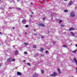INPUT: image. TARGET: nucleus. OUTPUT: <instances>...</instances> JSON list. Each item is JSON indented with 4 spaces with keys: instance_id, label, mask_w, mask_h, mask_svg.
<instances>
[{
    "instance_id": "obj_21",
    "label": "nucleus",
    "mask_w": 77,
    "mask_h": 77,
    "mask_svg": "<svg viewBox=\"0 0 77 77\" xmlns=\"http://www.w3.org/2000/svg\"><path fill=\"white\" fill-rule=\"evenodd\" d=\"M24 45H27L28 44L27 43L25 42L24 43Z\"/></svg>"
},
{
    "instance_id": "obj_16",
    "label": "nucleus",
    "mask_w": 77,
    "mask_h": 77,
    "mask_svg": "<svg viewBox=\"0 0 77 77\" xmlns=\"http://www.w3.org/2000/svg\"><path fill=\"white\" fill-rule=\"evenodd\" d=\"M11 60H12V62H14V61H15V59L12 58Z\"/></svg>"
},
{
    "instance_id": "obj_50",
    "label": "nucleus",
    "mask_w": 77,
    "mask_h": 77,
    "mask_svg": "<svg viewBox=\"0 0 77 77\" xmlns=\"http://www.w3.org/2000/svg\"><path fill=\"white\" fill-rule=\"evenodd\" d=\"M32 14H33V12H32Z\"/></svg>"
},
{
    "instance_id": "obj_51",
    "label": "nucleus",
    "mask_w": 77,
    "mask_h": 77,
    "mask_svg": "<svg viewBox=\"0 0 77 77\" xmlns=\"http://www.w3.org/2000/svg\"><path fill=\"white\" fill-rule=\"evenodd\" d=\"M25 34H27V32H26V33H25Z\"/></svg>"
},
{
    "instance_id": "obj_4",
    "label": "nucleus",
    "mask_w": 77,
    "mask_h": 77,
    "mask_svg": "<svg viewBox=\"0 0 77 77\" xmlns=\"http://www.w3.org/2000/svg\"><path fill=\"white\" fill-rule=\"evenodd\" d=\"M39 26H42V27H45V25L43 23H40L39 24Z\"/></svg>"
},
{
    "instance_id": "obj_32",
    "label": "nucleus",
    "mask_w": 77,
    "mask_h": 77,
    "mask_svg": "<svg viewBox=\"0 0 77 77\" xmlns=\"http://www.w3.org/2000/svg\"><path fill=\"white\" fill-rule=\"evenodd\" d=\"M61 27H64V26L63 25H61Z\"/></svg>"
},
{
    "instance_id": "obj_34",
    "label": "nucleus",
    "mask_w": 77,
    "mask_h": 77,
    "mask_svg": "<svg viewBox=\"0 0 77 77\" xmlns=\"http://www.w3.org/2000/svg\"><path fill=\"white\" fill-rule=\"evenodd\" d=\"M9 9H12V8H11V7H9Z\"/></svg>"
},
{
    "instance_id": "obj_33",
    "label": "nucleus",
    "mask_w": 77,
    "mask_h": 77,
    "mask_svg": "<svg viewBox=\"0 0 77 77\" xmlns=\"http://www.w3.org/2000/svg\"><path fill=\"white\" fill-rule=\"evenodd\" d=\"M11 2H14V1L13 0H11Z\"/></svg>"
},
{
    "instance_id": "obj_48",
    "label": "nucleus",
    "mask_w": 77,
    "mask_h": 77,
    "mask_svg": "<svg viewBox=\"0 0 77 77\" xmlns=\"http://www.w3.org/2000/svg\"><path fill=\"white\" fill-rule=\"evenodd\" d=\"M16 69H17L18 67H16Z\"/></svg>"
},
{
    "instance_id": "obj_3",
    "label": "nucleus",
    "mask_w": 77,
    "mask_h": 77,
    "mask_svg": "<svg viewBox=\"0 0 77 77\" xmlns=\"http://www.w3.org/2000/svg\"><path fill=\"white\" fill-rule=\"evenodd\" d=\"M56 75H57V73L54 72L53 74L51 75V76H56Z\"/></svg>"
},
{
    "instance_id": "obj_49",
    "label": "nucleus",
    "mask_w": 77,
    "mask_h": 77,
    "mask_svg": "<svg viewBox=\"0 0 77 77\" xmlns=\"http://www.w3.org/2000/svg\"><path fill=\"white\" fill-rule=\"evenodd\" d=\"M30 17H32V15H31V16H30Z\"/></svg>"
},
{
    "instance_id": "obj_19",
    "label": "nucleus",
    "mask_w": 77,
    "mask_h": 77,
    "mask_svg": "<svg viewBox=\"0 0 77 77\" xmlns=\"http://www.w3.org/2000/svg\"><path fill=\"white\" fill-rule=\"evenodd\" d=\"M36 76H37V75H36V74H34V75H33V77H36Z\"/></svg>"
},
{
    "instance_id": "obj_14",
    "label": "nucleus",
    "mask_w": 77,
    "mask_h": 77,
    "mask_svg": "<svg viewBox=\"0 0 77 77\" xmlns=\"http://www.w3.org/2000/svg\"><path fill=\"white\" fill-rule=\"evenodd\" d=\"M74 30V29H73V28H70L69 29V31H71V30Z\"/></svg>"
},
{
    "instance_id": "obj_39",
    "label": "nucleus",
    "mask_w": 77,
    "mask_h": 77,
    "mask_svg": "<svg viewBox=\"0 0 77 77\" xmlns=\"http://www.w3.org/2000/svg\"><path fill=\"white\" fill-rule=\"evenodd\" d=\"M75 46H76V47H77V44H76V45H75Z\"/></svg>"
},
{
    "instance_id": "obj_40",
    "label": "nucleus",
    "mask_w": 77,
    "mask_h": 77,
    "mask_svg": "<svg viewBox=\"0 0 77 77\" xmlns=\"http://www.w3.org/2000/svg\"><path fill=\"white\" fill-rule=\"evenodd\" d=\"M34 31H35H35H36V29H34Z\"/></svg>"
},
{
    "instance_id": "obj_15",
    "label": "nucleus",
    "mask_w": 77,
    "mask_h": 77,
    "mask_svg": "<svg viewBox=\"0 0 77 77\" xmlns=\"http://www.w3.org/2000/svg\"><path fill=\"white\" fill-rule=\"evenodd\" d=\"M44 48H42L41 49L40 51H41V52H42L43 51H44Z\"/></svg>"
},
{
    "instance_id": "obj_13",
    "label": "nucleus",
    "mask_w": 77,
    "mask_h": 77,
    "mask_svg": "<svg viewBox=\"0 0 77 77\" xmlns=\"http://www.w3.org/2000/svg\"><path fill=\"white\" fill-rule=\"evenodd\" d=\"M70 33L71 34H72V35L73 36H74V33H73V32H70Z\"/></svg>"
},
{
    "instance_id": "obj_44",
    "label": "nucleus",
    "mask_w": 77,
    "mask_h": 77,
    "mask_svg": "<svg viewBox=\"0 0 77 77\" xmlns=\"http://www.w3.org/2000/svg\"><path fill=\"white\" fill-rule=\"evenodd\" d=\"M23 62H26V60H23Z\"/></svg>"
},
{
    "instance_id": "obj_27",
    "label": "nucleus",
    "mask_w": 77,
    "mask_h": 77,
    "mask_svg": "<svg viewBox=\"0 0 77 77\" xmlns=\"http://www.w3.org/2000/svg\"><path fill=\"white\" fill-rule=\"evenodd\" d=\"M73 53H75V52H76V50L73 51Z\"/></svg>"
},
{
    "instance_id": "obj_5",
    "label": "nucleus",
    "mask_w": 77,
    "mask_h": 77,
    "mask_svg": "<svg viewBox=\"0 0 77 77\" xmlns=\"http://www.w3.org/2000/svg\"><path fill=\"white\" fill-rule=\"evenodd\" d=\"M6 43L7 44H9L10 43V41L9 40H6Z\"/></svg>"
},
{
    "instance_id": "obj_12",
    "label": "nucleus",
    "mask_w": 77,
    "mask_h": 77,
    "mask_svg": "<svg viewBox=\"0 0 77 77\" xmlns=\"http://www.w3.org/2000/svg\"><path fill=\"white\" fill-rule=\"evenodd\" d=\"M63 47H65L66 48H67V46H66V45H63Z\"/></svg>"
},
{
    "instance_id": "obj_24",
    "label": "nucleus",
    "mask_w": 77,
    "mask_h": 77,
    "mask_svg": "<svg viewBox=\"0 0 77 77\" xmlns=\"http://www.w3.org/2000/svg\"><path fill=\"white\" fill-rule=\"evenodd\" d=\"M48 53V51H46L45 52V53Z\"/></svg>"
},
{
    "instance_id": "obj_37",
    "label": "nucleus",
    "mask_w": 77,
    "mask_h": 77,
    "mask_svg": "<svg viewBox=\"0 0 77 77\" xmlns=\"http://www.w3.org/2000/svg\"><path fill=\"white\" fill-rule=\"evenodd\" d=\"M75 69L76 70V72L77 73V68H76Z\"/></svg>"
},
{
    "instance_id": "obj_7",
    "label": "nucleus",
    "mask_w": 77,
    "mask_h": 77,
    "mask_svg": "<svg viewBox=\"0 0 77 77\" xmlns=\"http://www.w3.org/2000/svg\"><path fill=\"white\" fill-rule=\"evenodd\" d=\"M19 53V52H18V51H16L15 52L14 54H16L17 55V54H18Z\"/></svg>"
},
{
    "instance_id": "obj_1",
    "label": "nucleus",
    "mask_w": 77,
    "mask_h": 77,
    "mask_svg": "<svg viewBox=\"0 0 77 77\" xmlns=\"http://www.w3.org/2000/svg\"><path fill=\"white\" fill-rule=\"evenodd\" d=\"M75 16V14L73 12H71L70 13V16L72 17H74Z\"/></svg>"
},
{
    "instance_id": "obj_41",
    "label": "nucleus",
    "mask_w": 77,
    "mask_h": 77,
    "mask_svg": "<svg viewBox=\"0 0 77 77\" xmlns=\"http://www.w3.org/2000/svg\"><path fill=\"white\" fill-rule=\"evenodd\" d=\"M2 33L1 32H0V35H2Z\"/></svg>"
},
{
    "instance_id": "obj_31",
    "label": "nucleus",
    "mask_w": 77,
    "mask_h": 77,
    "mask_svg": "<svg viewBox=\"0 0 77 77\" xmlns=\"http://www.w3.org/2000/svg\"><path fill=\"white\" fill-rule=\"evenodd\" d=\"M18 9H19V10H20L21 8H17Z\"/></svg>"
},
{
    "instance_id": "obj_52",
    "label": "nucleus",
    "mask_w": 77,
    "mask_h": 77,
    "mask_svg": "<svg viewBox=\"0 0 77 77\" xmlns=\"http://www.w3.org/2000/svg\"><path fill=\"white\" fill-rule=\"evenodd\" d=\"M0 1H1V0H0Z\"/></svg>"
},
{
    "instance_id": "obj_25",
    "label": "nucleus",
    "mask_w": 77,
    "mask_h": 77,
    "mask_svg": "<svg viewBox=\"0 0 77 77\" xmlns=\"http://www.w3.org/2000/svg\"><path fill=\"white\" fill-rule=\"evenodd\" d=\"M27 65H29V66H30V63H28Z\"/></svg>"
},
{
    "instance_id": "obj_9",
    "label": "nucleus",
    "mask_w": 77,
    "mask_h": 77,
    "mask_svg": "<svg viewBox=\"0 0 77 77\" xmlns=\"http://www.w3.org/2000/svg\"><path fill=\"white\" fill-rule=\"evenodd\" d=\"M22 23L23 24H25L26 23V20L25 19H23L22 21Z\"/></svg>"
},
{
    "instance_id": "obj_42",
    "label": "nucleus",
    "mask_w": 77,
    "mask_h": 77,
    "mask_svg": "<svg viewBox=\"0 0 77 77\" xmlns=\"http://www.w3.org/2000/svg\"><path fill=\"white\" fill-rule=\"evenodd\" d=\"M2 66V64H1V63H0V66Z\"/></svg>"
},
{
    "instance_id": "obj_17",
    "label": "nucleus",
    "mask_w": 77,
    "mask_h": 77,
    "mask_svg": "<svg viewBox=\"0 0 77 77\" xmlns=\"http://www.w3.org/2000/svg\"><path fill=\"white\" fill-rule=\"evenodd\" d=\"M33 48H36V45H34L33 46Z\"/></svg>"
},
{
    "instance_id": "obj_30",
    "label": "nucleus",
    "mask_w": 77,
    "mask_h": 77,
    "mask_svg": "<svg viewBox=\"0 0 77 77\" xmlns=\"http://www.w3.org/2000/svg\"><path fill=\"white\" fill-rule=\"evenodd\" d=\"M62 20H60L59 22V23H62Z\"/></svg>"
},
{
    "instance_id": "obj_45",
    "label": "nucleus",
    "mask_w": 77,
    "mask_h": 77,
    "mask_svg": "<svg viewBox=\"0 0 77 77\" xmlns=\"http://www.w3.org/2000/svg\"><path fill=\"white\" fill-rule=\"evenodd\" d=\"M19 1H19V0H17V2H19Z\"/></svg>"
},
{
    "instance_id": "obj_26",
    "label": "nucleus",
    "mask_w": 77,
    "mask_h": 77,
    "mask_svg": "<svg viewBox=\"0 0 77 77\" xmlns=\"http://www.w3.org/2000/svg\"><path fill=\"white\" fill-rule=\"evenodd\" d=\"M24 54H27V53L26 52H24Z\"/></svg>"
},
{
    "instance_id": "obj_2",
    "label": "nucleus",
    "mask_w": 77,
    "mask_h": 77,
    "mask_svg": "<svg viewBox=\"0 0 77 77\" xmlns=\"http://www.w3.org/2000/svg\"><path fill=\"white\" fill-rule=\"evenodd\" d=\"M73 60L74 61H73L74 63H75L77 65V61L76 58H73Z\"/></svg>"
},
{
    "instance_id": "obj_28",
    "label": "nucleus",
    "mask_w": 77,
    "mask_h": 77,
    "mask_svg": "<svg viewBox=\"0 0 77 77\" xmlns=\"http://www.w3.org/2000/svg\"><path fill=\"white\" fill-rule=\"evenodd\" d=\"M0 9H1V10H3V8H0Z\"/></svg>"
},
{
    "instance_id": "obj_18",
    "label": "nucleus",
    "mask_w": 77,
    "mask_h": 77,
    "mask_svg": "<svg viewBox=\"0 0 77 77\" xmlns=\"http://www.w3.org/2000/svg\"><path fill=\"white\" fill-rule=\"evenodd\" d=\"M64 11L65 12H68V11L66 10H64Z\"/></svg>"
},
{
    "instance_id": "obj_20",
    "label": "nucleus",
    "mask_w": 77,
    "mask_h": 77,
    "mask_svg": "<svg viewBox=\"0 0 77 77\" xmlns=\"http://www.w3.org/2000/svg\"><path fill=\"white\" fill-rule=\"evenodd\" d=\"M41 72H42V74H43V73H44V70H42Z\"/></svg>"
},
{
    "instance_id": "obj_8",
    "label": "nucleus",
    "mask_w": 77,
    "mask_h": 77,
    "mask_svg": "<svg viewBox=\"0 0 77 77\" xmlns=\"http://www.w3.org/2000/svg\"><path fill=\"white\" fill-rule=\"evenodd\" d=\"M17 75H21L22 74L20 72H17Z\"/></svg>"
},
{
    "instance_id": "obj_46",
    "label": "nucleus",
    "mask_w": 77,
    "mask_h": 77,
    "mask_svg": "<svg viewBox=\"0 0 77 77\" xmlns=\"http://www.w3.org/2000/svg\"><path fill=\"white\" fill-rule=\"evenodd\" d=\"M75 8V9H77V6Z\"/></svg>"
},
{
    "instance_id": "obj_10",
    "label": "nucleus",
    "mask_w": 77,
    "mask_h": 77,
    "mask_svg": "<svg viewBox=\"0 0 77 77\" xmlns=\"http://www.w3.org/2000/svg\"><path fill=\"white\" fill-rule=\"evenodd\" d=\"M72 2L70 1L69 2V6H71V5L72 4Z\"/></svg>"
},
{
    "instance_id": "obj_36",
    "label": "nucleus",
    "mask_w": 77,
    "mask_h": 77,
    "mask_svg": "<svg viewBox=\"0 0 77 77\" xmlns=\"http://www.w3.org/2000/svg\"><path fill=\"white\" fill-rule=\"evenodd\" d=\"M31 5H33V3H32V2H31Z\"/></svg>"
},
{
    "instance_id": "obj_6",
    "label": "nucleus",
    "mask_w": 77,
    "mask_h": 77,
    "mask_svg": "<svg viewBox=\"0 0 77 77\" xmlns=\"http://www.w3.org/2000/svg\"><path fill=\"white\" fill-rule=\"evenodd\" d=\"M12 60V58H9L7 60L8 62H11Z\"/></svg>"
},
{
    "instance_id": "obj_11",
    "label": "nucleus",
    "mask_w": 77,
    "mask_h": 77,
    "mask_svg": "<svg viewBox=\"0 0 77 77\" xmlns=\"http://www.w3.org/2000/svg\"><path fill=\"white\" fill-rule=\"evenodd\" d=\"M57 71H58L59 73H60V74H61V72H60V69H59V68H57Z\"/></svg>"
},
{
    "instance_id": "obj_43",
    "label": "nucleus",
    "mask_w": 77,
    "mask_h": 77,
    "mask_svg": "<svg viewBox=\"0 0 77 77\" xmlns=\"http://www.w3.org/2000/svg\"><path fill=\"white\" fill-rule=\"evenodd\" d=\"M42 38H44V36H42L41 37Z\"/></svg>"
},
{
    "instance_id": "obj_29",
    "label": "nucleus",
    "mask_w": 77,
    "mask_h": 77,
    "mask_svg": "<svg viewBox=\"0 0 77 77\" xmlns=\"http://www.w3.org/2000/svg\"><path fill=\"white\" fill-rule=\"evenodd\" d=\"M37 34H34V36H36V35H37Z\"/></svg>"
},
{
    "instance_id": "obj_22",
    "label": "nucleus",
    "mask_w": 77,
    "mask_h": 77,
    "mask_svg": "<svg viewBox=\"0 0 77 77\" xmlns=\"http://www.w3.org/2000/svg\"><path fill=\"white\" fill-rule=\"evenodd\" d=\"M29 27V25H26L25 26V27H26V28H27V27Z\"/></svg>"
},
{
    "instance_id": "obj_38",
    "label": "nucleus",
    "mask_w": 77,
    "mask_h": 77,
    "mask_svg": "<svg viewBox=\"0 0 77 77\" xmlns=\"http://www.w3.org/2000/svg\"><path fill=\"white\" fill-rule=\"evenodd\" d=\"M56 44V43H55V42H53V44Z\"/></svg>"
},
{
    "instance_id": "obj_47",
    "label": "nucleus",
    "mask_w": 77,
    "mask_h": 77,
    "mask_svg": "<svg viewBox=\"0 0 77 77\" xmlns=\"http://www.w3.org/2000/svg\"><path fill=\"white\" fill-rule=\"evenodd\" d=\"M64 0V1H67V0Z\"/></svg>"
},
{
    "instance_id": "obj_35",
    "label": "nucleus",
    "mask_w": 77,
    "mask_h": 77,
    "mask_svg": "<svg viewBox=\"0 0 77 77\" xmlns=\"http://www.w3.org/2000/svg\"><path fill=\"white\" fill-rule=\"evenodd\" d=\"M12 29H13V30H14V29H15V28H14V27H12Z\"/></svg>"
},
{
    "instance_id": "obj_23",
    "label": "nucleus",
    "mask_w": 77,
    "mask_h": 77,
    "mask_svg": "<svg viewBox=\"0 0 77 77\" xmlns=\"http://www.w3.org/2000/svg\"><path fill=\"white\" fill-rule=\"evenodd\" d=\"M43 20H45V17H44L43 18Z\"/></svg>"
}]
</instances>
